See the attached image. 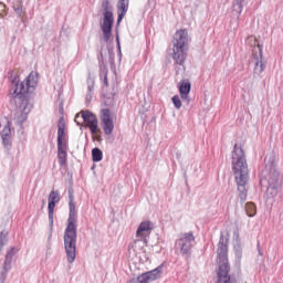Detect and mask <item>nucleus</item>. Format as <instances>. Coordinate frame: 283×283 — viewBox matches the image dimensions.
I'll use <instances>...</instances> for the list:
<instances>
[{
    "label": "nucleus",
    "mask_w": 283,
    "mask_h": 283,
    "mask_svg": "<svg viewBox=\"0 0 283 283\" xmlns=\"http://www.w3.org/2000/svg\"><path fill=\"white\" fill-rule=\"evenodd\" d=\"M12 84L14 87L10 91V96L15 98V103H18L13 120H15L18 125H23V123L28 120V114L32 112V104H30L27 96L36 90L39 74H36V72H31L24 82H19V80L14 77Z\"/></svg>",
    "instance_id": "f257e3e1"
},
{
    "label": "nucleus",
    "mask_w": 283,
    "mask_h": 283,
    "mask_svg": "<svg viewBox=\"0 0 283 283\" xmlns=\"http://www.w3.org/2000/svg\"><path fill=\"white\" fill-rule=\"evenodd\" d=\"M232 171L238 185L239 198L242 202L247 200V182H249V164L242 145L235 144L232 150Z\"/></svg>",
    "instance_id": "f03ea898"
},
{
    "label": "nucleus",
    "mask_w": 283,
    "mask_h": 283,
    "mask_svg": "<svg viewBox=\"0 0 283 283\" xmlns=\"http://www.w3.org/2000/svg\"><path fill=\"white\" fill-rule=\"evenodd\" d=\"M69 201V219L64 231V251L66 253V260L69 264H74L76 260V222L78 214L76 213V203L74 202V196L70 195Z\"/></svg>",
    "instance_id": "7ed1b4c3"
},
{
    "label": "nucleus",
    "mask_w": 283,
    "mask_h": 283,
    "mask_svg": "<svg viewBox=\"0 0 283 283\" xmlns=\"http://www.w3.org/2000/svg\"><path fill=\"white\" fill-rule=\"evenodd\" d=\"M228 242L229 240L224 238L223 234H221L217 250L219 264V270L217 272V283H231V276L229 275L231 268L229 266V259L227 256L229 251L227 245Z\"/></svg>",
    "instance_id": "20e7f679"
},
{
    "label": "nucleus",
    "mask_w": 283,
    "mask_h": 283,
    "mask_svg": "<svg viewBox=\"0 0 283 283\" xmlns=\"http://www.w3.org/2000/svg\"><path fill=\"white\" fill-rule=\"evenodd\" d=\"M57 158L60 167L67 165V142L65 140V124L60 123L57 129Z\"/></svg>",
    "instance_id": "39448f33"
},
{
    "label": "nucleus",
    "mask_w": 283,
    "mask_h": 283,
    "mask_svg": "<svg viewBox=\"0 0 283 283\" xmlns=\"http://www.w3.org/2000/svg\"><path fill=\"white\" fill-rule=\"evenodd\" d=\"M80 118H82V120L86 123L92 134H98L101 132V129L98 128V119L96 118V115H94L92 112L82 111L81 114H77L75 116V123H77V125H81V122H78Z\"/></svg>",
    "instance_id": "423d86ee"
},
{
    "label": "nucleus",
    "mask_w": 283,
    "mask_h": 283,
    "mask_svg": "<svg viewBox=\"0 0 283 283\" xmlns=\"http://www.w3.org/2000/svg\"><path fill=\"white\" fill-rule=\"evenodd\" d=\"M248 41H253L251 45H253L254 48L256 46L259 50V54L254 55L253 57V74L254 76H260L264 72V70H266V64H264V60L262 56V45H260V42H258V39H255V36H250Z\"/></svg>",
    "instance_id": "0eeeda50"
},
{
    "label": "nucleus",
    "mask_w": 283,
    "mask_h": 283,
    "mask_svg": "<svg viewBox=\"0 0 283 283\" xmlns=\"http://www.w3.org/2000/svg\"><path fill=\"white\" fill-rule=\"evenodd\" d=\"M260 182L261 187H280L282 179L280 178V172L275 170V168H270V171H262Z\"/></svg>",
    "instance_id": "6e6552de"
},
{
    "label": "nucleus",
    "mask_w": 283,
    "mask_h": 283,
    "mask_svg": "<svg viewBox=\"0 0 283 283\" xmlns=\"http://www.w3.org/2000/svg\"><path fill=\"white\" fill-rule=\"evenodd\" d=\"M195 240L196 237H193V233H182L177 240L176 249L180 251L181 255H189V253H191V247H193Z\"/></svg>",
    "instance_id": "1a4fd4ad"
},
{
    "label": "nucleus",
    "mask_w": 283,
    "mask_h": 283,
    "mask_svg": "<svg viewBox=\"0 0 283 283\" xmlns=\"http://www.w3.org/2000/svg\"><path fill=\"white\" fill-rule=\"evenodd\" d=\"M99 120L102 128L104 129V134H106V136H111L112 132H114L112 112L108 108H103L99 114Z\"/></svg>",
    "instance_id": "9d476101"
},
{
    "label": "nucleus",
    "mask_w": 283,
    "mask_h": 283,
    "mask_svg": "<svg viewBox=\"0 0 283 283\" xmlns=\"http://www.w3.org/2000/svg\"><path fill=\"white\" fill-rule=\"evenodd\" d=\"M49 205H48V209H49V224L52 229V227H54V209L56 207V205H59V202H61V192H59V190H52L49 195Z\"/></svg>",
    "instance_id": "9b49d317"
},
{
    "label": "nucleus",
    "mask_w": 283,
    "mask_h": 283,
    "mask_svg": "<svg viewBox=\"0 0 283 283\" xmlns=\"http://www.w3.org/2000/svg\"><path fill=\"white\" fill-rule=\"evenodd\" d=\"M114 25V13L112 11H106L104 13V20L102 24L103 41L107 43L112 39V28Z\"/></svg>",
    "instance_id": "f8f14e48"
},
{
    "label": "nucleus",
    "mask_w": 283,
    "mask_h": 283,
    "mask_svg": "<svg viewBox=\"0 0 283 283\" xmlns=\"http://www.w3.org/2000/svg\"><path fill=\"white\" fill-rule=\"evenodd\" d=\"M163 277V265H159L158 268L145 272L137 276V282L139 283H150L156 282V280H160Z\"/></svg>",
    "instance_id": "ddd939ff"
},
{
    "label": "nucleus",
    "mask_w": 283,
    "mask_h": 283,
    "mask_svg": "<svg viewBox=\"0 0 283 283\" xmlns=\"http://www.w3.org/2000/svg\"><path fill=\"white\" fill-rule=\"evenodd\" d=\"M145 247H147V239L136 238L128 247V253L133 258L140 255V253H145Z\"/></svg>",
    "instance_id": "4468645a"
},
{
    "label": "nucleus",
    "mask_w": 283,
    "mask_h": 283,
    "mask_svg": "<svg viewBox=\"0 0 283 283\" xmlns=\"http://www.w3.org/2000/svg\"><path fill=\"white\" fill-rule=\"evenodd\" d=\"M151 231H154V223L146 220L139 223L135 237L140 238L142 240H147V238L151 235Z\"/></svg>",
    "instance_id": "2eb2a0df"
},
{
    "label": "nucleus",
    "mask_w": 283,
    "mask_h": 283,
    "mask_svg": "<svg viewBox=\"0 0 283 283\" xmlns=\"http://www.w3.org/2000/svg\"><path fill=\"white\" fill-rule=\"evenodd\" d=\"M189 43V32L186 29L176 31L172 38V45L179 48H187Z\"/></svg>",
    "instance_id": "dca6fc26"
},
{
    "label": "nucleus",
    "mask_w": 283,
    "mask_h": 283,
    "mask_svg": "<svg viewBox=\"0 0 283 283\" xmlns=\"http://www.w3.org/2000/svg\"><path fill=\"white\" fill-rule=\"evenodd\" d=\"M171 56L177 65H185V61H187V46L172 45Z\"/></svg>",
    "instance_id": "f3484780"
},
{
    "label": "nucleus",
    "mask_w": 283,
    "mask_h": 283,
    "mask_svg": "<svg viewBox=\"0 0 283 283\" xmlns=\"http://www.w3.org/2000/svg\"><path fill=\"white\" fill-rule=\"evenodd\" d=\"M127 10H129V0H118L117 2V25L120 24V21L125 19V14H127Z\"/></svg>",
    "instance_id": "a211bd4d"
},
{
    "label": "nucleus",
    "mask_w": 283,
    "mask_h": 283,
    "mask_svg": "<svg viewBox=\"0 0 283 283\" xmlns=\"http://www.w3.org/2000/svg\"><path fill=\"white\" fill-rule=\"evenodd\" d=\"M1 138L4 147H10V145H12V129L10 128V123L4 125L1 129Z\"/></svg>",
    "instance_id": "6ab92c4d"
},
{
    "label": "nucleus",
    "mask_w": 283,
    "mask_h": 283,
    "mask_svg": "<svg viewBox=\"0 0 283 283\" xmlns=\"http://www.w3.org/2000/svg\"><path fill=\"white\" fill-rule=\"evenodd\" d=\"M179 92L182 101H189V93L191 92V83L189 81L181 82Z\"/></svg>",
    "instance_id": "aec40b11"
},
{
    "label": "nucleus",
    "mask_w": 283,
    "mask_h": 283,
    "mask_svg": "<svg viewBox=\"0 0 283 283\" xmlns=\"http://www.w3.org/2000/svg\"><path fill=\"white\" fill-rule=\"evenodd\" d=\"M12 270V259L6 256L4 264H3V272L1 273L0 280L6 282V277H8V272Z\"/></svg>",
    "instance_id": "412c9836"
},
{
    "label": "nucleus",
    "mask_w": 283,
    "mask_h": 283,
    "mask_svg": "<svg viewBox=\"0 0 283 283\" xmlns=\"http://www.w3.org/2000/svg\"><path fill=\"white\" fill-rule=\"evenodd\" d=\"M277 187L280 186H265V188H268L265 192L266 200H270L271 202L275 200L277 197Z\"/></svg>",
    "instance_id": "4be33fe9"
},
{
    "label": "nucleus",
    "mask_w": 283,
    "mask_h": 283,
    "mask_svg": "<svg viewBox=\"0 0 283 283\" xmlns=\"http://www.w3.org/2000/svg\"><path fill=\"white\" fill-rule=\"evenodd\" d=\"M86 83H87L86 99L92 101V96H94V85H95L94 77L88 76Z\"/></svg>",
    "instance_id": "5701e85b"
},
{
    "label": "nucleus",
    "mask_w": 283,
    "mask_h": 283,
    "mask_svg": "<svg viewBox=\"0 0 283 283\" xmlns=\"http://www.w3.org/2000/svg\"><path fill=\"white\" fill-rule=\"evenodd\" d=\"M245 213L249 218H254L255 213H258V208H255V203L248 202L245 205Z\"/></svg>",
    "instance_id": "b1692460"
},
{
    "label": "nucleus",
    "mask_w": 283,
    "mask_h": 283,
    "mask_svg": "<svg viewBox=\"0 0 283 283\" xmlns=\"http://www.w3.org/2000/svg\"><path fill=\"white\" fill-rule=\"evenodd\" d=\"M244 1L245 0H233V11L237 12L238 17H240L242 10H244Z\"/></svg>",
    "instance_id": "393cba45"
},
{
    "label": "nucleus",
    "mask_w": 283,
    "mask_h": 283,
    "mask_svg": "<svg viewBox=\"0 0 283 283\" xmlns=\"http://www.w3.org/2000/svg\"><path fill=\"white\" fill-rule=\"evenodd\" d=\"M92 160L93 163H101L103 160V150L101 148H93Z\"/></svg>",
    "instance_id": "a878e982"
},
{
    "label": "nucleus",
    "mask_w": 283,
    "mask_h": 283,
    "mask_svg": "<svg viewBox=\"0 0 283 283\" xmlns=\"http://www.w3.org/2000/svg\"><path fill=\"white\" fill-rule=\"evenodd\" d=\"M13 10L19 18L23 19V2L21 0H18V6L13 4Z\"/></svg>",
    "instance_id": "bb28decb"
},
{
    "label": "nucleus",
    "mask_w": 283,
    "mask_h": 283,
    "mask_svg": "<svg viewBox=\"0 0 283 283\" xmlns=\"http://www.w3.org/2000/svg\"><path fill=\"white\" fill-rule=\"evenodd\" d=\"M6 242H8V231L3 230L0 232V251L6 247Z\"/></svg>",
    "instance_id": "cd10ccee"
},
{
    "label": "nucleus",
    "mask_w": 283,
    "mask_h": 283,
    "mask_svg": "<svg viewBox=\"0 0 283 283\" xmlns=\"http://www.w3.org/2000/svg\"><path fill=\"white\" fill-rule=\"evenodd\" d=\"M172 103L176 109H180V107H182V102L180 101V96L178 95L172 96Z\"/></svg>",
    "instance_id": "c85d7f7f"
},
{
    "label": "nucleus",
    "mask_w": 283,
    "mask_h": 283,
    "mask_svg": "<svg viewBox=\"0 0 283 283\" xmlns=\"http://www.w3.org/2000/svg\"><path fill=\"white\" fill-rule=\"evenodd\" d=\"M17 249L15 248H11L8 252L6 258H10L11 260H13L14 255H17Z\"/></svg>",
    "instance_id": "c756f323"
},
{
    "label": "nucleus",
    "mask_w": 283,
    "mask_h": 283,
    "mask_svg": "<svg viewBox=\"0 0 283 283\" xmlns=\"http://www.w3.org/2000/svg\"><path fill=\"white\" fill-rule=\"evenodd\" d=\"M6 14V4L0 2V17H3Z\"/></svg>",
    "instance_id": "7c9ffc66"
},
{
    "label": "nucleus",
    "mask_w": 283,
    "mask_h": 283,
    "mask_svg": "<svg viewBox=\"0 0 283 283\" xmlns=\"http://www.w3.org/2000/svg\"><path fill=\"white\" fill-rule=\"evenodd\" d=\"M104 84L106 85V87L107 85H109V82L107 81V76L104 77Z\"/></svg>",
    "instance_id": "2f4dec72"
},
{
    "label": "nucleus",
    "mask_w": 283,
    "mask_h": 283,
    "mask_svg": "<svg viewBox=\"0 0 283 283\" xmlns=\"http://www.w3.org/2000/svg\"><path fill=\"white\" fill-rule=\"evenodd\" d=\"M136 279H132L130 281H128V283H135Z\"/></svg>",
    "instance_id": "473e14b6"
},
{
    "label": "nucleus",
    "mask_w": 283,
    "mask_h": 283,
    "mask_svg": "<svg viewBox=\"0 0 283 283\" xmlns=\"http://www.w3.org/2000/svg\"><path fill=\"white\" fill-rule=\"evenodd\" d=\"M238 255H241V253L239 252Z\"/></svg>",
    "instance_id": "72a5a7b5"
}]
</instances>
